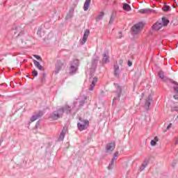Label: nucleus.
Here are the masks:
<instances>
[{
	"instance_id": "34",
	"label": "nucleus",
	"mask_w": 178,
	"mask_h": 178,
	"mask_svg": "<svg viewBox=\"0 0 178 178\" xmlns=\"http://www.w3.org/2000/svg\"><path fill=\"white\" fill-rule=\"evenodd\" d=\"M70 13H73L74 12V8H72L70 10Z\"/></svg>"
},
{
	"instance_id": "40",
	"label": "nucleus",
	"mask_w": 178,
	"mask_h": 178,
	"mask_svg": "<svg viewBox=\"0 0 178 178\" xmlns=\"http://www.w3.org/2000/svg\"><path fill=\"white\" fill-rule=\"evenodd\" d=\"M87 100V97H85V101Z\"/></svg>"
},
{
	"instance_id": "15",
	"label": "nucleus",
	"mask_w": 178,
	"mask_h": 178,
	"mask_svg": "<svg viewBox=\"0 0 178 178\" xmlns=\"http://www.w3.org/2000/svg\"><path fill=\"white\" fill-rule=\"evenodd\" d=\"M114 165H115V157L112 159L111 163H110L109 165L108 166V169L109 170L113 169Z\"/></svg>"
},
{
	"instance_id": "5",
	"label": "nucleus",
	"mask_w": 178,
	"mask_h": 178,
	"mask_svg": "<svg viewBox=\"0 0 178 178\" xmlns=\"http://www.w3.org/2000/svg\"><path fill=\"white\" fill-rule=\"evenodd\" d=\"M115 142L109 143L106 146V152L111 154L115 149Z\"/></svg>"
},
{
	"instance_id": "35",
	"label": "nucleus",
	"mask_w": 178,
	"mask_h": 178,
	"mask_svg": "<svg viewBox=\"0 0 178 178\" xmlns=\"http://www.w3.org/2000/svg\"><path fill=\"white\" fill-rule=\"evenodd\" d=\"M131 65H133V63H131V61H128V65H129V66H131Z\"/></svg>"
},
{
	"instance_id": "29",
	"label": "nucleus",
	"mask_w": 178,
	"mask_h": 178,
	"mask_svg": "<svg viewBox=\"0 0 178 178\" xmlns=\"http://www.w3.org/2000/svg\"><path fill=\"white\" fill-rule=\"evenodd\" d=\"M113 20H114L113 17H111L109 20V24H112V23H113Z\"/></svg>"
},
{
	"instance_id": "37",
	"label": "nucleus",
	"mask_w": 178,
	"mask_h": 178,
	"mask_svg": "<svg viewBox=\"0 0 178 178\" xmlns=\"http://www.w3.org/2000/svg\"><path fill=\"white\" fill-rule=\"evenodd\" d=\"M118 91H119V92H122V88H120V87H118Z\"/></svg>"
},
{
	"instance_id": "21",
	"label": "nucleus",
	"mask_w": 178,
	"mask_h": 178,
	"mask_svg": "<svg viewBox=\"0 0 178 178\" xmlns=\"http://www.w3.org/2000/svg\"><path fill=\"white\" fill-rule=\"evenodd\" d=\"M149 105H151V102H149V100H147L145 104L146 109H149Z\"/></svg>"
},
{
	"instance_id": "22",
	"label": "nucleus",
	"mask_w": 178,
	"mask_h": 178,
	"mask_svg": "<svg viewBox=\"0 0 178 178\" xmlns=\"http://www.w3.org/2000/svg\"><path fill=\"white\" fill-rule=\"evenodd\" d=\"M38 119V115H35L31 117V122H35Z\"/></svg>"
},
{
	"instance_id": "13",
	"label": "nucleus",
	"mask_w": 178,
	"mask_h": 178,
	"mask_svg": "<svg viewBox=\"0 0 178 178\" xmlns=\"http://www.w3.org/2000/svg\"><path fill=\"white\" fill-rule=\"evenodd\" d=\"M122 8L124 10H127V12L131 10V7L127 3H124Z\"/></svg>"
},
{
	"instance_id": "7",
	"label": "nucleus",
	"mask_w": 178,
	"mask_h": 178,
	"mask_svg": "<svg viewBox=\"0 0 178 178\" xmlns=\"http://www.w3.org/2000/svg\"><path fill=\"white\" fill-rule=\"evenodd\" d=\"M163 27V24L161 22H157L154 25H153V29L156 31L161 30Z\"/></svg>"
},
{
	"instance_id": "4",
	"label": "nucleus",
	"mask_w": 178,
	"mask_h": 178,
	"mask_svg": "<svg viewBox=\"0 0 178 178\" xmlns=\"http://www.w3.org/2000/svg\"><path fill=\"white\" fill-rule=\"evenodd\" d=\"M88 35H90V30L86 29L84 32L83 39L81 42V44H82V45H84V44H86V42L88 39Z\"/></svg>"
},
{
	"instance_id": "11",
	"label": "nucleus",
	"mask_w": 178,
	"mask_h": 178,
	"mask_svg": "<svg viewBox=\"0 0 178 178\" xmlns=\"http://www.w3.org/2000/svg\"><path fill=\"white\" fill-rule=\"evenodd\" d=\"M33 63L35 66L39 70H44V67L42 65H40V63L35 60H33Z\"/></svg>"
},
{
	"instance_id": "36",
	"label": "nucleus",
	"mask_w": 178,
	"mask_h": 178,
	"mask_svg": "<svg viewBox=\"0 0 178 178\" xmlns=\"http://www.w3.org/2000/svg\"><path fill=\"white\" fill-rule=\"evenodd\" d=\"M174 98H175V99H178V95H174Z\"/></svg>"
},
{
	"instance_id": "24",
	"label": "nucleus",
	"mask_w": 178,
	"mask_h": 178,
	"mask_svg": "<svg viewBox=\"0 0 178 178\" xmlns=\"http://www.w3.org/2000/svg\"><path fill=\"white\" fill-rule=\"evenodd\" d=\"M32 75L34 76V77H37L38 76V72L34 70L32 71Z\"/></svg>"
},
{
	"instance_id": "19",
	"label": "nucleus",
	"mask_w": 178,
	"mask_h": 178,
	"mask_svg": "<svg viewBox=\"0 0 178 178\" xmlns=\"http://www.w3.org/2000/svg\"><path fill=\"white\" fill-rule=\"evenodd\" d=\"M77 70V67L72 65L70 67V73H74Z\"/></svg>"
},
{
	"instance_id": "23",
	"label": "nucleus",
	"mask_w": 178,
	"mask_h": 178,
	"mask_svg": "<svg viewBox=\"0 0 178 178\" xmlns=\"http://www.w3.org/2000/svg\"><path fill=\"white\" fill-rule=\"evenodd\" d=\"M65 110L67 111V113H70V112H72V110L70 109V107H69V106H65Z\"/></svg>"
},
{
	"instance_id": "1",
	"label": "nucleus",
	"mask_w": 178,
	"mask_h": 178,
	"mask_svg": "<svg viewBox=\"0 0 178 178\" xmlns=\"http://www.w3.org/2000/svg\"><path fill=\"white\" fill-rule=\"evenodd\" d=\"M79 122L77 124L78 129L79 131H83V130H86L88 126L90 125V122L88 120H83L81 118H79Z\"/></svg>"
},
{
	"instance_id": "12",
	"label": "nucleus",
	"mask_w": 178,
	"mask_h": 178,
	"mask_svg": "<svg viewBox=\"0 0 178 178\" xmlns=\"http://www.w3.org/2000/svg\"><path fill=\"white\" fill-rule=\"evenodd\" d=\"M102 62L103 63H108L109 62V56L108 54L106 53L104 54Z\"/></svg>"
},
{
	"instance_id": "39",
	"label": "nucleus",
	"mask_w": 178,
	"mask_h": 178,
	"mask_svg": "<svg viewBox=\"0 0 178 178\" xmlns=\"http://www.w3.org/2000/svg\"><path fill=\"white\" fill-rule=\"evenodd\" d=\"M175 111L178 112V107H175Z\"/></svg>"
},
{
	"instance_id": "26",
	"label": "nucleus",
	"mask_w": 178,
	"mask_h": 178,
	"mask_svg": "<svg viewBox=\"0 0 178 178\" xmlns=\"http://www.w3.org/2000/svg\"><path fill=\"white\" fill-rule=\"evenodd\" d=\"M118 156H119V152H117L114 154V156H113L114 161H116V158H118Z\"/></svg>"
},
{
	"instance_id": "27",
	"label": "nucleus",
	"mask_w": 178,
	"mask_h": 178,
	"mask_svg": "<svg viewBox=\"0 0 178 178\" xmlns=\"http://www.w3.org/2000/svg\"><path fill=\"white\" fill-rule=\"evenodd\" d=\"M84 104H86V100H83L79 102V104L81 106H83V105H84Z\"/></svg>"
},
{
	"instance_id": "18",
	"label": "nucleus",
	"mask_w": 178,
	"mask_h": 178,
	"mask_svg": "<svg viewBox=\"0 0 178 178\" xmlns=\"http://www.w3.org/2000/svg\"><path fill=\"white\" fill-rule=\"evenodd\" d=\"M114 74L115 76H119V66H114Z\"/></svg>"
},
{
	"instance_id": "14",
	"label": "nucleus",
	"mask_w": 178,
	"mask_h": 178,
	"mask_svg": "<svg viewBox=\"0 0 178 178\" xmlns=\"http://www.w3.org/2000/svg\"><path fill=\"white\" fill-rule=\"evenodd\" d=\"M158 141H159V138H158V136H156L154 137V140L151 141L150 144L152 146H155L156 145V143H158Z\"/></svg>"
},
{
	"instance_id": "30",
	"label": "nucleus",
	"mask_w": 178,
	"mask_h": 178,
	"mask_svg": "<svg viewBox=\"0 0 178 178\" xmlns=\"http://www.w3.org/2000/svg\"><path fill=\"white\" fill-rule=\"evenodd\" d=\"M144 169H145V165L143 164L140 167V170H144Z\"/></svg>"
},
{
	"instance_id": "9",
	"label": "nucleus",
	"mask_w": 178,
	"mask_h": 178,
	"mask_svg": "<svg viewBox=\"0 0 178 178\" xmlns=\"http://www.w3.org/2000/svg\"><path fill=\"white\" fill-rule=\"evenodd\" d=\"M149 12H151V10L149 8H142L138 10V13H141L142 15L149 13Z\"/></svg>"
},
{
	"instance_id": "32",
	"label": "nucleus",
	"mask_w": 178,
	"mask_h": 178,
	"mask_svg": "<svg viewBox=\"0 0 178 178\" xmlns=\"http://www.w3.org/2000/svg\"><path fill=\"white\" fill-rule=\"evenodd\" d=\"M119 64L120 65H123V60H119Z\"/></svg>"
},
{
	"instance_id": "17",
	"label": "nucleus",
	"mask_w": 178,
	"mask_h": 178,
	"mask_svg": "<svg viewBox=\"0 0 178 178\" xmlns=\"http://www.w3.org/2000/svg\"><path fill=\"white\" fill-rule=\"evenodd\" d=\"M159 76L160 77V79H161V80L166 81V77H165V75L163 74V72L160 71L159 72Z\"/></svg>"
},
{
	"instance_id": "6",
	"label": "nucleus",
	"mask_w": 178,
	"mask_h": 178,
	"mask_svg": "<svg viewBox=\"0 0 178 178\" xmlns=\"http://www.w3.org/2000/svg\"><path fill=\"white\" fill-rule=\"evenodd\" d=\"M66 131H67V129H66V128H63L58 138V141H63Z\"/></svg>"
},
{
	"instance_id": "31",
	"label": "nucleus",
	"mask_w": 178,
	"mask_h": 178,
	"mask_svg": "<svg viewBox=\"0 0 178 178\" xmlns=\"http://www.w3.org/2000/svg\"><path fill=\"white\" fill-rule=\"evenodd\" d=\"M102 16H104V14H102L101 15H99V16L97 17V19H102Z\"/></svg>"
},
{
	"instance_id": "38",
	"label": "nucleus",
	"mask_w": 178,
	"mask_h": 178,
	"mask_svg": "<svg viewBox=\"0 0 178 178\" xmlns=\"http://www.w3.org/2000/svg\"><path fill=\"white\" fill-rule=\"evenodd\" d=\"M174 90L176 91V92H178V88H175Z\"/></svg>"
},
{
	"instance_id": "28",
	"label": "nucleus",
	"mask_w": 178,
	"mask_h": 178,
	"mask_svg": "<svg viewBox=\"0 0 178 178\" xmlns=\"http://www.w3.org/2000/svg\"><path fill=\"white\" fill-rule=\"evenodd\" d=\"M122 32H119L118 35H117V38H122Z\"/></svg>"
},
{
	"instance_id": "8",
	"label": "nucleus",
	"mask_w": 178,
	"mask_h": 178,
	"mask_svg": "<svg viewBox=\"0 0 178 178\" xmlns=\"http://www.w3.org/2000/svg\"><path fill=\"white\" fill-rule=\"evenodd\" d=\"M97 81H98V79L97 77L93 78L90 87L89 88L90 91H92V90H94V87H95Z\"/></svg>"
},
{
	"instance_id": "3",
	"label": "nucleus",
	"mask_w": 178,
	"mask_h": 178,
	"mask_svg": "<svg viewBox=\"0 0 178 178\" xmlns=\"http://www.w3.org/2000/svg\"><path fill=\"white\" fill-rule=\"evenodd\" d=\"M143 29H144V25L143 23H138L132 26V32L134 35L137 34H140L141 33Z\"/></svg>"
},
{
	"instance_id": "20",
	"label": "nucleus",
	"mask_w": 178,
	"mask_h": 178,
	"mask_svg": "<svg viewBox=\"0 0 178 178\" xmlns=\"http://www.w3.org/2000/svg\"><path fill=\"white\" fill-rule=\"evenodd\" d=\"M163 10L164 12H166V11H168V10H170V6H167V5H164V6H163Z\"/></svg>"
},
{
	"instance_id": "2",
	"label": "nucleus",
	"mask_w": 178,
	"mask_h": 178,
	"mask_svg": "<svg viewBox=\"0 0 178 178\" xmlns=\"http://www.w3.org/2000/svg\"><path fill=\"white\" fill-rule=\"evenodd\" d=\"M65 112V109L63 108H60L57 109L56 111H54L51 115L50 119L52 120H56L57 119H59L61 115H63V113Z\"/></svg>"
},
{
	"instance_id": "16",
	"label": "nucleus",
	"mask_w": 178,
	"mask_h": 178,
	"mask_svg": "<svg viewBox=\"0 0 178 178\" xmlns=\"http://www.w3.org/2000/svg\"><path fill=\"white\" fill-rule=\"evenodd\" d=\"M163 24V26H168V24H169V19L165 18V17H163L162 18V23Z\"/></svg>"
},
{
	"instance_id": "33",
	"label": "nucleus",
	"mask_w": 178,
	"mask_h": 178,
	"mask_svg": "<svg viewBox=\"0 0 178 178\" xmlns=\"http://www.w3.org/2000/svg\"><path fill=\"white\" fill-rule=\"evenodd\" d=\"M170 127H172V124H170L168 127H167V130H169V129H170Z\"/></svg>"
},
{
	"instance_id": "25",
	"label": "nucleus",
	"mask_w": 178,
	"mask_h": 178,
	"mask_svg": "<svg viewBox=\"0 0 178 178\" xmlns=\"http://www.w3.org/2000/svg\"><path fill=\"white\" fill-rule=\"evenodd\" d=\"M34 58H35L36 59H38V60H42V58H41V56H38V55H33Z\"/></svg>"
},
{
	"instance_id": "10",
	"label": "nucleus",
	"mask_w": 178,
	"mask_h": 178,
	"mask_svg": "<svg viewBox=\"0 0 178 178\" xmlns=\"http://www.w3.org/2000/svg\"><path fill=\"white\" fill-rule=\"evenodd\" d=\"M90 3H91V0H86L83 6V10L85 11L88 10V8H90Z\"/></svg>"
}]
</instances>
